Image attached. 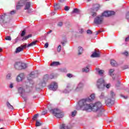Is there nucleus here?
Listing matches in <instances>:
<instances>
[{"label":"nucleus","mask_w":129,"mask_h":129,"mask_svg":"<svg viewBox=\"0 0 129 129\" xmlns=\"http://www.w3.org/2000/svg\"><path fill=\"white\" fill-rule=\"evenodd\" d=\"M37 43H38V40H35L32 42H31L30 44H28L27 45L28 48H29V47H32L33 46H35V45H36V44H37Z\"/></svg>","instance_id":"a211bd4d"},{"label":"nucleus","mask_w":129,"mask_h":129,"mask_svg":"<svg viewBox=\"0 0 129 129\" xmlns=\"http://www.w3.org/2000/svg\"><path fill=\"white\" fill-rule=\"evenodd\" d=\"M5 40L7 41H12V37H11V36H6Z\"/></svg>","instance_id":"58836bf2"},{"label":"nucleus","mask_w":129,"mask_h":129,"mask_svg":"<svg viewBox=\"0 0 129 129\" xmlns=\"http://www.w3.org/2000/svg\"><path fill=\"white\" fill-rule=\"evenodd\" d=\"M23 3H24L23 1H21L19 2L18 5L16 6V10H20V9L24 6Z\"/></svg>","instance_id":"f3484780"},{"label":"nucleus","mask_w":129,"mask_h":129,"mask_svg":"<svg viewBox=\"0 0 129 129\" xmlns=\"http://www.w3.org/2000/svg\"><path fill=\"white\" fill-rule=\"evenodd\" d=\"M115 98V94L113 91H110V94L107 99L105 100V103L107 106H109V105H112V104H114V100Z\"/></svg>","instance_id":"f03ea898"},{"label":"nucleus","mask_w":129,"mask_h":129,"mask_svg":"<svg viewBox=\"0 0 129 129\" xmlns=\"http://www.w3.org/2000/svg\"><path fill=\"white\" fill-rule=\"evenodd\" d=\"M61 43L62 45H63V46H64L65 43H64V42H61Z\"/></svg>","instance_id":"774afa93"},{"label":"nucleus","mask_w":129,"mask_h":129,"mask_svg":"<svg viewBox=\"0 0 129 129\" xmlns=\"http://www.w3.org/2000/svg\"><path fill=\"white\" fill-rule=\"evenodd\" d=\"M88 101L86 100L85 99H83L79 101V106L80 108H83V110H88L92 109V104H88L86 102Z\"/></svg>","instance_id":"f257e3e1"},{"label":"nucleus","mask_w":129,"mask_h":129,"mask_svg":"<svg viewBox=\"0 0 129 129\" xmlns=\"http://www.w3.org/2000/svg\"><path fill=\"white\" fill-rule=\"evenodd\" d=\"M84 86V85H83V84L80 83L77 88V90H80V89H82Z\"/></svg>","instance_id":"412c9836"},{"label":"nucleus","mask_w":129,"mask_h":129,"mask_svg":"<svg viewBox=\"0 0 129 129\" xmlns=\"http://www.w3.org/2000/svg\"><path fill=\"white\" fill-rule=\"evenodd\" d=\"M41 125V123H40V120H36V126H40Z\"/></svg>","instance_id":"4c0bfd02"},{"label":"nucleus","mask_w":129,"mask_h":129,"mask_svg":"<svg viewBox=\"0 0 129 129\" xmlns=\"http://www.w3.org/2000/svg\"><path fill=\"white\" fill-rule=\"evenodd\" d=\"M22 5H23V6L24 5H25L24 10L25 11H27V13L28 14L32 13V9H31V3L30 2L25 3V1H23Z\"/></svg>","instance_id":"423d86ee"},{"label":"nucleus","mask_w":129,"mask_h":129,"mask_svg":"<svg viewBox=\"0 0 129 129\" xmlns=\"http://www.w3.org/2000/svg\"><path fill=\"white\" fill-rule=\"evenodd\" d=\"M104 73V71L102 70H100L98 71V74L100 75H102V74H103Z\"/></svg>","instance_id":"ea45409f"},{"label":"nucleus","mask_w":129,"mask_h":129,"mask_svg":"<svg viewBox=\"0 0 129 129\" xmlns=\"http://www.w3.org/2000/svg\"><path fill=\"white\" fill-rule=\"evenodd\" d=\"M113 72H114V69H111L109 70V75H110V76H114Z\"/></svg>","instance_id":"aec40b11"},{"label":"nucleus","mask_w":129,"mask_h":129,"mask_svg":"<svg viewBox=\"0 0 129 129\" xmlns=\"http://www.w3.org/2000/svg\"><path fill=\"white\" fill-rule=\"evenodd\" d=\"M96 86L98 89L103 90L105 88V81L103 79H99L97 81Z\"/></svg>","instance_id":"7ed1b4c3"},{"label":"nucleus","mask_w":129,"mask_h":129,"mask_svg":"<svg viewBox=\"0 0 129 129\" xmlns=\"http://www.w3.org/2000/svg\"><path fill=\"white\" fill-rule=\"evenodd\" d=\"M121 54H122V55H125V56L127 57L128 56V51H125L124 52H122Z\"/></svg>","instance_id":"473e14b6"},{"label":"nucleus","mask_w":129,"mask_h":129,"mask_svg":"<svg viewBox=\"0 0 129 129\" xmlns=\"http://www.w3.org/2000/svg\"><path fill=\"white\" fill-rule=\"evenodd\" d=\"M119 85H120V82H119V81H118L117 82V84H116V86L117 87H118V86H119Z\"/></svg>","instance_id":"603ef678"},{"label":"nucleus","mask_w":129,"mask_h":129,"mask_svg":"<svg viewBox=\"0 0 129 129\" xmlns=\"http://www.w3.org/2000/svg\"><path fill=\"white\" fill-rule=\"evenodd\" d=\"M44 78H49V76L48 75H45L44 76Z\"/></svg>","instance_id":"e2e57ef3"},{"label":"nucleus","mask_w":129,"mask_h":129,"mask_svg":"<svg viewBox=\"0 0 129 129\" xmlns=\"http://www.w3.org/2000/svg\"><path fill=\"white\" fill-rule=\"evenodd\" d=\"M54 75L51 74L50 76L49 79H54Z\"/></svg>","instance_id":"5fc2aeb1"},{"label":"nucleus","mask_w":129,"mask_h":129,"mask_svg":"<svg viewBox=\"0 0 129 129\" xmlns=\"http://www.w3.org/2000/svg\"><path fill=\"white\" fill-rule=\"evenodd\" d=\"M21 90H24V89H23L22 88H19V91H21Z\"/></svg>","instance_id":"69168bd1"},{"label":"nucleus","mask_w":129,"mask_h":129,"mask_svg":"<svg viewBox=\"0 0 129 129\" xmlns=\"http://www.w3.org/2000/svg\"><path fill=\"white\" fill-rule=\"evenodd\" d=\"M7 105L8 108H9L10 109H13L14 108V106L13 105H12L11 104V103H10L9 102H7Z\"/></svg>","instance_id":"5701e85b"},{"label":"nucleus","mask_w":129,"mask_h":129,"mask_svg":"<svg viewBox=\"0 0 129 129\" xmlns=\"http://www.w3.org/2000/svg\"><path fill=\"white\" fill-rule=\"evenodd\" d=\"M79 32L80 33V34H82V33H84V30H83V29H82V28H81V29H79Z\"/></svg>","instance_id":"c03bdc74"},{"label":"nucleus","mask_w":129,"mask_h":129,"mask_svg":"<svg viewBox=\"0 0 129 129\" xmlns=\"http://www.w3.org/2000/svg\"><path fill=\"white\" fill-rule=\"evenodd\" d=\"M92 58H98L100 57V52H97L96 50H95L94 52L91 55Z\"/></svg>","instance_id":"f8f14e48"},{"label":"nucleus","mask_w":129,"mask_h":129,"mask_svg":"<svg viewBox=\"0 0 129 129\" xmlns=\"http://www.w3.org/2000/svg\"><path fill=\"white\" fill-rule=\"evenodd\" d=\"M128 68V67L127 66H124L122 68L123 70H125V69H127Z\"/></svg>","instance_id":"09e8293b"},{"label":"nucleus","mask_w":129,"mask_h":129,"mask_svg":"<svg viewBox=\"0 0 129 129\" xmlns=\"http://www.w3.org/2000/svg\"><path fill=\"white\" fill-rule=\"evenodd\" d=\"M82 71L83 72H86V73H87V72H89V68H88V67H87L86 68L83 69Z\"/></svg>","instance_id":"cd10ccee"},{"label":"nucleus","mask_w":129,"mask_h":129,"mask_svg":"<svg viewBox=\"0 0 129 129\" xmlns=\"http://www.w3.org/2000/svg\"><path fill=\"white\" fill-rule=\"evenodd\" d=\"M25 35H26V29H24V30L22 31V33H21V37H24V36H25Z\"/></svg>","instance_id":"e433bc0d"},{"label":"nucleus","mask_w":129,"mask_h":129,"mask_svg":"<svg viewBox=\"0 0 129 129\" xmlns=\"http://www.w3.org/2000/svg\"><path fill=\"white\" fill-rule=\"evenodd\" d=\"M57 26L58 27H62V26H63V22H58V23L57 24Z\"/></svg>","instance_id":"37998d69"},{"label":"nucleus","mask_w":129,"mask_h":129,"mask_svg":"<svg viewBox=\"0 0 129 129\" xmlns=\"http://www.w3.org/2000/svg\"><path fill=\"white\" fill-rule=\"evenodd\" d=\"M17 13L16 10H13L12 12H10L11 15H15Z\"/></svg>","instance_id":"a18cd8bd"},{"label":"nucleus","mask_w":129,"mask_h":129,"mask_svg":"<svg viewBox=\"0 0 129 129\" xmlns=\"http://www.w3.org/2000/svg\"><path fill=\"white\" fill-rule=\"evenodd\" d=\"M13 87H14V85L13 84H11L10 85V88H13Z\"/></svg>","instance_id":"680f3d73"},{"label":"nucleus","mask_w":129,"mask_h":129,"mask_svg":"<svg viewBox=\"0 0 129 129\" xmlns=\"http://www.w3.org/2000/svg\"><path fill=\"white\" fill-rule=\"evenodd\" d=\"M49 89H50V90H53V91H55L58 89V84H57V83L53 82L49 86Z\"/></svg>","instance_id":"0eeeda50"},{"label":"nucleus","mask_w":129,"mask_h":129,"mask_svg":"<svg viewBox=\"0 0 129 129\" xmlns=\"http://www.w3.org/2000/svg\"><path fill=\"white\" fill-rule=\"evenodd\" d=\"M50 33H52V30H50L47 32V34H50Z\"/></svg>","instance_id":"338daca9"},{"label":"nucleus","mask_w":129,"mask_h":129,"mask_svg":"<svg viewBox=\"0 0 129 129\" xmlns=\"http://www.w3.org/2000/svg\"><path fill=\"white\" fill-rule=\"evenodd\" d=\"M38 116H39V114H36L32 118V119H33V120H36V119L38 118Z\"/></svg>","instance_id":"72a5a7b5"},{"label":"nucleus","mask_w":129,"mask_h":129,"mask_svg":"<svg viewBox=\"0 0 129 129\" xmlns=\"http://www.w3.org/2000/svg\"><path fill=\"white\" fill-rule=\"evenodd\" d=\"M101 106H102V105L101 104V103H100V102H97L95 104H92L91 110H92V111L96 112V111H98V110H99V109L101 108Z\"/></svg>","instance_id":"20e7f679"},{"label":"nucleus","mask_w":129,"mask_h":129,"mask_svg":"<svg viewBox=\"0 0 129 129\" xmlns=\"http://www.w3.org/2000/svg\"><path fill=\"white\" fill-rule=\"evenodd\" d=\"M5 17H6V14L0 17V22H5Z\"/></svg>","instance_id":"c756f323"},{"label":"nucleus","mask_w":129,"mask_h":129,"mask_svg":"<svg viewBox=\"0 0 129 129\" xmlns=\"http://www.w3.org/2000/svg\"><path fill=\"white\" fill-rule=\"evenodd\" d=\"M120 96L124 98V99H127V96H124L123 95H120Z\"/></svg>","instance_id":"49530a36"},{"label":"nucleus","mask_w":129,"mask_h":129,"mask_svg":"<svg viewBox=\"0 0 129 129\" xmlns=\"http://www.w3.org/2000/svg\"><path fill=\"white\" fill-rule=\"evenodd\" d=\"M83 51V48L82 47L79 46V50H78V55H81L82 54V52Z\"/></svg>","instance_id":"a878e982"},{"label":"nucleus","mask_w":129,"mask_h":129,"mask_svg":"<svg viewBox=\"0 0 129 129\" xmlns=\"http://www.w3.org/2000/svg\"><path fill=\"white\" fill-rule=\"evenodd\" d=\"M87 34H92V31H91V30L88 29L87 31Z\"/></svg>","instance_id":"de8ad7c7"},{"label":"nucleus","mask_w":129,"mask_h":129,"mask_svg":"<svg viewBox=\"0 0 129 129\" xmlns=\"http://www.w3.org/2000/svg\"><path fill=\"white\" fill-rule=\"evenodd\" d=\"M21 65V62H16L14 65L15 68L17 70H21L22 67Z\"/></svg>","instance_id":"2eb2a0df"},{"label":"nucleus","mask_w":129,"mask_h":129,"mask_svg":"<svg viewBox=\"0 0 129 129\" xmlns=\"http://www.w3.org/2000/svg\"><path fill=\"white\" fill-rule=\"evenodd\" d=\"M44 47H45V48H48V47H49V43H48L47 42H46V43L44 44Z\"/></svg>","instance_id":"864d4df0"},{"label":"nucleus","mask_w":129,"mask_h":129,"mask_svg":"<svg viewBox=\"0 0 129 129\" xmlns=\"http://www.w3.org/2000/svg\"><path fill=\"white\" fill-rule=\"evenodd\" d=\"M57 52L60 53L61 52V45H59L57 48Z\"/></svg>","instance_id":"f704fd0d"},{"label":"nucleus","mask_w":129,"mask_h":129,"mask_svg":"<svg viewBox=\"0 0 129 129\" xmlns=\"http://www.w3.org/2000/svg\"><path fill=\"white\" fill-rule=\"evenodd\" d=\"M105 87H106V88H109V87H110V84L105 85Z\"/></svg>","instance_id":"13d9d810"},{"label":"nucleus","mask_w":129,"mask_h":129,"mask_svg":"<svg viewBox=\"0 0 129 129\" xmlns=\"http://www.w3.org/2000/svg\"><path fill=\"white\" fill-rule=\"evenodd\" d=\"M98 33H101V31L100 30H99V32H95V35H98Z\"/></svg>","instance_id":"052dcab7"},{"label":"nucleus","mask_w":129,"mask_h":129,"mask_svg":"<svg viewBox=\"0 0 129 129\" xmlns=\"http://www.w3.org/2000/svg\"><path fill=\"white\" fill-rule=\"evenodd\" d=\"M60 64L59 61H53L50 64V66H59Z\"/></svg>","instance_id":"6ab92c4d"},{"label":"nucleus","mask_w":129,"mask_h":129,"mask_svg":"<svg viewBox=\"0 0 129 129\" xmlns=\"http://www.w3.org/2000/svg\"><path fill=\"white\" fill-rule=\"evenodd\" d=\"M129 41V36L128 37H126L125 39V42H128Z\"/></svg>","instance_id":"bf43d9fd"},{"label":"nucleus","mask_w":129,"mask_h":129,"mask_svg":"<svg viewBox=\"0 0 129 129\" xmlns=\"http://www.w3.org/2000/svg\"><path fill=\"white\" fill-rule=\"evenodd\" d=\"M36 77H38V74L34 72H31L29 75V77H28V80H31L33 78H36Z\"/></svg>","instance_id":"9b49d317"},{"label":"nucleus","mask_w":129,"mask_h":129,"mask_svg":"<svg viewBox=\"0 0 129 129\" xmlns=\"http://www.w3.org/2000/svg\"><path fill=\"white\" fill-rule=\"evenodd\" d=\"M6 79L8 80H10L11 79H12V76L10 74H8L7 76H6Z\"/></svg>","instance_id":"2f4dec72"},{"label":"nucleus","mask_w":129,"mask_h":129,"mask_svg":"<svg viewBox=\"0 0 129 129\" xmlns=\"http://www.w3.org/2000/svg\"><path fill=\"white\" fill-rule=\"evenodd\" d=\"M79 10L75 8L74 9V10L73 11V13H79Z\"/></svg>","instance_id":"a19ab883"},{"label":"nucleus","mask_w":129,"mask_h":129,"mask_svg":"<svg viewBox=\"0 0 129 129\" xmlns=\"http://www.w3.org/2000/svg\"><path fill=\"white\" fill-rule=\"evenodd\" d=\"M77 113V111L76 110H74L72 112V116H75L76 115V114Z\"/></svg>","instance_id":"c9c22d12"},{"label":"nucleus","mask_w":129,"mask_h":129,"mask_svg":"<svg viewBox=\"0 0 129 129\" xmlns=\"http://www.w3.org/2000/svg\"><path fill=\"white\" fill-rule=\"evenodd\" d=\"M64 10H66L67 12H68V11H69V7H68V6H65Z\"/></svg>","instance_id":"8fccbe9b"},{"label":"nucleus","mask_w":129,"mask_h":129,"mask_svg":"<svg viewBox=\"0 0 129 129\" xmlns=\"http://www.w3.org/2000/svg\"><path fill=\"white\" fill-rule=\"evenodd\" d=\"M60 129H68V128L66 127L65 124H62L60 126Z\"/></svg>","instance_id":"7c9ffc66"},{"label":"nucleus","mask_w":129,"mask_h":129,"mask_svg":"<svg viewBox=\"0 0 129 129\" xmlns=\"http://www.w3.org/2000/svg\"><path fill=\"white\" fill-rule=\"evenodd\" d=\"M103 21V18H102V16H98L94 20V23L96 25H100V24L102 23V21Z\"/></svg>","instance_id":"6e6552de"},{"label":"nucleus","mask_w":129,"mask_h":129,"mask_svg":"<svg viewBox=\"0 0 129 129\" xmlns=\"http://www.w3.org/2000/svg\"><path fill=\"white\" fill-rule=\"evenodd\" d=\"M52 113L54 116H56L57 118H61L63 117V113L60 109L58 108L53 109L52 110Z\"/></svg>","instance_id":"39448f33"},{"label":"nucleus","mask_w":129,"mask_h":129,"mask_svg":"<svg viewBox=\"0 0 129 129\" xmlns=\"http://www.w3.org/2000/svg\"><path fill=\"white\" fill-rule=\"evenodd\" d=\"M115 13L113 11H105L102 14L103 17H110V16H113Z\"/></svg>","instance_id":"1a4fd4ad"},{"label":"nucleus","mask_w":129,"mask_h":129,"mask_svg":"<svg viewBox=\"0 0 129 129\" xmlns=\"http://www.w3.org/2000/svg\"><path fill=\"white\" fill-rule=\"evenodd\" d=\"M67 77H68L69 78H72V77H73V75L71 74H68L67 75Z\"/></svg>","instance_id":"79ce46f5"},{"label":"nucleus","mask_w":129,"mask_h":129,"mask_svg":"<svg viewBox=\"0 0 129 129\" xmlns=\"http://www.w3.org/2000/svg\"><path fill=\"white\" fill-rule=\"evenodd\" d=\"M59 9H60V5L59 4H55L54 5V10H59Z\"/></svg>","instance_id":"bb28decb"},{"label":"nucleus","mask_w":129,"mask_h":129,"mask_svg":"<svg viewBox=\"0 0 129 129\" xmlns=\"http://www.w3.org/2000/svg\"><path fill=\"white\" fill-rule=\"evenodd\" d=\"M88 102H90V101H93L94 99H95V94H92L90 96V97H88L86 99H85Z\"/></svg>","instance_id":"ddd939ff"},{"label":"nucleus","mask_w":129,"mask_h":129,"mask_svg":"<svg viewBox=\"0 0 129 129\" xmlns=\"http://www.w3.org/2000/svg\"><path fill=\"white\" fill-rule=\"evenodd\" d=\"M96 12H92V17H96Z\"/></svg>","instance_id":"4d7b16f0"},{"label":"nucleus","mask_w":129,"mask_h":129,"mask_svg":"<svg viewBox=\"0 0 129 129\" xmlns=\"http://www.w3.org/2000/svg\"><path fill=\"white\" fill-rule=\"evenodd\" d=\"M126 18L127 20H129V12L127 13L126 15Z\"/></svg>","instance_id":"6e6d98bb"},{"label":"nucleus","mask_w":129,"mask_h":129,"mask_svg":"<svg viewBox=\"0 0 129 129\" xmlns=\"http://www.w3.org/2000/svg\"><path fill=\"white\" fill-rule=\"evenodd\" d=\"M110 64H111V66H112L113 67L115 66V65H116V61H115V60H114L113 59H111Z\"/></svg>","instance_id":"4be33fe9"},{"label":"nucleus","mask_w":129,"mask_h":129,"mask_svg":"<svg viewBox=\"0 0 129 129\" xmlns=\"http://www.w3.org/2000/svg\"><path fill=\"white\" fill-rule=\"evenodd\" d=\"M60 3H64L65 0H59Z\"/></svg>","instance_id":"0e129e2a"},{"label":"nucleus","mask_w":129,"mask_h":129,"mask_svg":"<svg viewBox=\"0 0 129 129\" xmlns=\"http://www.w3.org/2000/svg\"><path fill=\"white\" fill-rule=\"evenodd\" d=\"M99 97L100 99H104V98H105V95H104V93L102 92Z\"/></svg>","instance_id":"c85d7f7f"},{"label":"nucleus","mask_w":129,"mask_h":129,"mask_svg":"<svg viewBox=\"0 0 129 129\" xmlns=\"http://www.w3.org/2000/svg\"><path fill=\"white\" fill-rule=\"evenodd\" d=\"M29 38H32V34H29V35L25 36V37H24L22 39V41H25L26 40H28V39H29Z\"/></svg>","instance_id":"393cba45"},{"label":"nucleus","mask_w":129,"mask_h":129,"mask_svg":"<svg viewBox=\"0 0 129 129\" xmlns=\"http://www.w3.org/2000/svg\"><path fill=\"white\" fill-rule=\"evenodd\" d=\"M47 111H43L41 113V115H45V114H46Z\"/></svg>","instance_id":"3c124183"},{"label":"nucleus","mask_w":129,"mask_h":129,"mask_svg":"<svg viewBox=\"0 0 129 129\" xmlns=\"http://www.w3.org/2000/svg\"><path fill=\"white\" fill-rule=\"evenodd\" d=\"M23 79H24V74H20L17 76L16 80L17 82H20V81H22Z\"/></svg>","instance_id":"dca6fc26"},{"label":"nucleus","mask_w":129,"mask_h":129,"mask_svg":"<svg viewBox=\"0 0 129 129\" xmlns=\"http://www.w3.org/2000/svg\"><path fill=\"white\" fill-rule=\"evenodd\" d=\"M26 48H27V44H25L24 45H21L20 46H19L16 48V53H20V52L24 51V49H26Z\"/></svg>","instance_id":"9d476101"},{"label":"nucleus","mask_w":129,"mask_h":129,"mask_svg":"<svg viewBox=\"0 0 129 129\" xmlns=\"http://www.w3.org/2000/svg\"><path fill=\"white\" fill-rule=\"evenodd\" d=\"M21 69H26V68H27V67H28V66H27L26 63H22L21 62Z\"/></svg>","instance_id":"b1692460"},{"label":"nucleus","mask_w":129,"mask_h":129,"mask_svg":"<svg viewBox=\"0 0 129 129\" xmlns=\"http://www.w3.org/2000/svg\"><path fill=\"white\" fill-rule=\"evenodd\" d=\"M100 9V5L99 4H95L93 6V8L91 9L92 12H93V11H95L96 12H97L98 10Z\"/></svg>","instance_id":"4468645a"}]
</instances>
